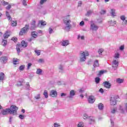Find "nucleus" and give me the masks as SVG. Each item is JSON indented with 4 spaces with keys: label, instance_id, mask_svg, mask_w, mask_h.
Returning a JSON list of instances; mask_svg holds the SVG:
<instances>
[{
    "label": "nucleus",
    "instance_id": "obj_1",
    "mask_svg": "<svg viewBox=\"0 0 127 127\" xmlns=\"http://www.w3.org/2000/svg\"><path fill=\"white\" fill-rule=\"evenodd\" d=\"M64 29L69 31L72 27L71 25V19H70V15H67L64 18Z\"/></svg>",
    "mask_w": 127,
    "mask_h": 127
},
{
    "label": "nucleus",
    "instance_id": "obj_2",
    "mask_svg": "<svg viewBox=\"0 0 127 127\" xmlns=\"http://www.w3.org/2000/svg\"><path fill=\"white\" fill-rule=\"evenodd\" d=\"M89 56V52L87 51H81L79 53L80 62H85L86 61V57Z\"/></svg>",
    "mask_w": 127,
    "mask_h": 127
},
{
    "label": "nucleus",
    "instance_id": "obj_3",
    "mask_svg": "<svg viewBox=\"0 0 127 127\" xmlns=\"http://www.w3.org/2000/svg\"><path fill=\"white\" fill-rule=\"evenodd\" d=\"M22 47H23V48L27 47V43L25 42L24 41H22L21 44H17L16 51L18 53H19V52L22 50Z\"/></svg>",
    "mask_w": 127,
    "mask_h": 127
},
{
    "label": "nucleus",
    "instance_id": "obj_4",
    "mask_svg": "<svg viewBox=\"0 0 127 127\" xmlns=\"http://www.w3.org/2000/svg\"><path fill=\"white\" fill-rule=\"evenodd\" d=\"M17 110H18V108L17 107L14 105H12L9 109V114H10V115H13V116H16Z\"/></svg>",
    "mask_w": 127,
    "mask_h": 127
},
{
    "label": "nucleus",
    "instance_id": "obj_5",
    "mask_svg": "<svg viewBox=\"0 0 127 127\" xmlns=\"http://www.w3.org/2000/svg\"><path fill=\"white\" fill-rule=\"evenodd\" d=\"M119 96H113L111 98L110 104L111 106H115L117 105V102H118V99H119Z\"/></svg>",
    "mask_w": 127,
    "mask_h": 127
},
{
    "label": "nucleus",
    "instance_id": "obj_6",
    "mask_svg": "<svg viewBox=\"0 0 127 127\" xmlns=\"http://www.w3.org/2000/svg\"><path fill=\"white\" fill-rule=\"evenodd\" d=\"M28 29H29V26L28 25H25V27L22 28L21 30L19 32L20 35H24L26 33H27V31H28Z\"/></svg>",
    "mask_w": 127,
    "mask_h": 127
},
{
    "label": "nucleus",
    "instance_id": "obj_7",
    "mask_svg": "<svg viewBox=\"0 0 127 127\" xmlns=\"http://www.w3.org/2000/svg\"><path fill=\"white\" fill-rule=\"evenodd\" d=\"M119 66V61L118 60H114L112 63V67L114 70H117Z\"/></svg>",
    "mask_w": 127,
    "mask_h": 127
},
{
    "label": "nucleus",
    "instance_id": "obj_8",
    "mask_svg": "<svg viewBox=\"0 0 127 127\" xmlns=\"http://www.w3.org/2000/svg\"><path fill=\"white\" fill-rule=\"evenodd\" d=\"M96 121V119L94 117H89L88 118V124L89 125H94L95 124V122Z\"/></svg>",
    "mask_w": 127,
    "mask_h": 127
},
{
    "label": "nucleus",
    "instance_id": "obj_9",
    "mask_svg": "<svg viewBox=\"0 0 127 127\" xmlns=\"http://www.w3.org/2000/svg\"><path fill=\"white\" fill-rule=\"evenodd\" d=\"M50 96L53 98H56L57 97V91L55 90H52L50 92Z\"/></svg>",
    "mask_w": 127,
    "mask_h": 127
},
{
    "label": "nucleus",
    "instance_id": "obj_10",
    "mask_svg": "<svg viewBox=\"0 0 127 127\" xmlns=\"http://www.w3.org/2000/svg\"><path fill=\"white\" fill-rule=\"evenodd\" d=\"M98 29L99 27H98V26H97V25L95 24L94 23L91 24L90 25V29H91V30L96 31L98 30Z\"/></svg>",
    "mask_w": 127,
    "mask_h": 127
},
{
    "label": "nucleus",
    "instance_id": "obj_11",
    "mask_svg": "<svg viewBox=\"0 0 127 127\" xmlns=\"http://www.w3.org/2000/svg\"><path fill=\"white\" fill-rule=\"evenodd\" d=\"M103 84L105 88L107 89H110L111 87H112V84L109 81H105L103 82Z\"/></svg>",
    "mask_w": 127,
    "mask_h": 127
},
{
    "label": "nucleus",
    "instance_id": "obj_12",
    "mask_svg": "<svg viewBox=\"0 0 127 127\" xmlns=\"http://www.w3.org/2000/svg\"><path fill=\"white\" fill-rule=\"evenodd\" d=\"M1 114H2V115H8V114H9V108H7L5 109H3L1 111Z\"/></svg>",
    "mask_w": 127,
    "mask_h": 127
},
{
    "label": "nucleus",
    "instance_id": "obj_13",
    "mask_svg": "<svg viewBox=\"0 0 127 127\" xmlns=\"http://www.w3.org/2000/svg\"><path fill=\"white\" fill-rule=\"evenodd\" d=\"M88 103L89 104H94L95 103V97L93 96H90L88 98Z\"/></svg>",
    "mask_w": 127,
    "mask_h": 127
},
{
    "label": "nucleus",
    "instance_id": "obj_14",
    "mask_svg": "<svg viewBox=\"0 0 127 127\" xmlns=\"http://www.w3.org/2000/svg\"><path fill=\"white\" fill-rule=\"evenodd\" d=\"M0 61L1 63H6V61H7V57L4 56L0 58Z\"/></svg>",
    "mask_w": 127,
    "mask_h": 127
},
{
    "label": "nucleus",
    "instance_id": "obj_15",
    "mask_svg": "<svg viewBox=\"0 0 127 127\" xmlns=\"http://www.w3.org/2000/svg\"><path fill=\"white\" fill-rule=\"evenodd\" d=\"M75 94V92L74 90H71L70 91L69 93V96L67 97V98H69V99H72L73 97H74V95Z\"/></svg>",
    "mask_w": 127,
    "mask_h": 127
},
{
    "label": "nucleus",
    "instance_id": "obj_16",
    "mask_svg": "<svg viewBox=\"0 0 127 127\" xmlns=\"http://www.w3.org/2000/svg\"><path fill=\"white\" fill-rule=\"evenodd\" d=\"M10 36V32L6 31L3 35V37L4 39H6V38H8V37H9Z\"/></svg>",
    "mask_w": 127,
    "mask_h": 127
},
{
    "label": "nucleus",
    "instance_id": "obj_17",
    "mask_svg": "<svg viewBox=\"0 0 127 127\" xmlns=\"http://www.w3.org/2000/svg\"><path fill=\"white\" fill-rule=\"evenodd\" d=\"M62 46H67V45H69V41L67 40H63L62 42Z\"/></svg>",
    "mask_w": 127,
    "mask_h": 127
},
{
    "label": "nucleus",
    "instance_id": "obj_18",
    "mask_svg": "<svg viewBox=\"0 0 127 127\" xmlns=\"http://www.w3.org/2000/svg\"><path fill=\"white\" fill-rule=\"evenodd\" d=\"M110 14H111V15L112 16H116V9L113 8L111 9V12H110Z\"/></svg>",
    "mask_w": 127,
    "mask_h": 127
},
{
    "label": "nucleus",
    "instance_id": "obj_19",
    "mask_svg": "<svg viewBox=\"0 0 127 127\" xmlns=\"http://www.w3.org/2000/svg\"><path fill=\"white\" fill-rule=\"evenodd\" d=\"M108 23L110 25H112V26L117 24V21H116L109 20L108 21Z\"/></svg>",
    "mask_w": 127,
    "mask_h": 127
},
{
    "label": "nucleus",
    "instance_id": "obj_20",
    "mask_svg": "<svg viewBox=\"0 0 127 127\" xmlns=\"http://www.w3.org/2000/svg\"><path fill=\"white\" fill-rule=\"evenodd\" d=\"M6 16H7L8 20H11V17L10 16V14H9V12H8V11L7 10L6 11Z\"/></svg>",
    "mask_w": 127,
    "mask_h": 127
},
{
    "label": "nucleus",
    "instance_id": "obj_21",
    "mask_svg": "<svg viewBox=\"0 0 127 127\" xmlns=\"http://www.w3.org/2000/svg\"><path fill=\"white\" fill-rule=\"evenodd\" d=\"M31 35L33 38H36L37 37V32L35 31L32 32Z\"/></svg>",
    "mask_w": 127,
    "mask_h": 127
},
{
    "label": "nucleus",
    "instance_id": "obj_22",
    "mask_svg": "<svg viewBox=\"0 0 127 127\" xmlns=\"http://www.w3.org/2000/svg\"><path fill=\"white\" fill-rule=\"evenodd\" d=\"M119 111H120V112L122 113V114H125V112L126 111V109H124V108L122 106H120Z\"/></svg>",
    "mask_w": 127,
    "mask_h": 127
},
{
    "label": "nucleus",
    "instance_id": "obj_23",
    "mask_svg": "<svg viewBox=\"0 0 127 127\" xmlns=\"http://www.w3.org/2000/svg\"><path fill=\"white\" fill-rule=\"evenodd\" d=\"M35 21H33V22L31 23V29H34L36 27V25H35Z\"/></svg>",
    "mask_w": 127,
    "mask_h": 127
},
{
    "label": "nucleus",
    "instance_id": "obj_24",
    "mask_svg": "<svg viewBox=\"0 0 127 127\" xmlns=\"http://www.w3.org/2000/svg\"><path fill=\"white\" fill-rule=\"evenodd\" d=\"M99 110H103L104 109V104L103 103H99L98 105Z\"/></svg>",
    "mask_w": 127,
    "mask_h": 127
},
{
    "label": "nucleus",
    "instance_id": "obj_25",
    "mask_svg": "<svg viewBox=\"0 0 127 127\" xmlns=\"http://www.w3.org/2000/svg\"><path fill=\"white\" fill-rule=\"evenodd\" d=\"M4 74L3 72H0V80H4Z\"/></svg>",
    "mask_w": 127,
    "mask_h": 127
},
{
    "label": "nucleus",
    "instance_id": "obj_26",
    "mask_svg": "<svg viewBox=\"0 0 127 127\" xmlns=\"http://www.w3.org/2000/svg\"><path fill=\"white\" fill-rule=\"evenodd\" d=\"M94 67H99V61L98 60H96L94 62L93 64Z\"/></svg>",
    "mask_w": 127,
    "mask_h": 127
},
{
    "label": "nucleus",
    "instance_id": "obj_27",
    "mask_svg": "<svg viewBox=\"0 0 127 127\" xmlns=\"http://www.w3.org/2000/svg\"><path fill=\"white\" fill-rule=\"evenodd\" d=\"M117 111H118V108L117 107H115L111 109V114H115V113Z\"/></svg>",
    "mask_w": 127,
    "mask_h": 127
},
{
    "label": "nucleus",
    "instance_id": "obj_28",
    "mask_svg": "<svg viewBox=\"0 0 127 127\" xmlns=\"http://www.w3.org/2000/svg\"><path fill=\"white\" fill-rule=\"evenodd\" d=\"M34 98L36 100H40V99H41V95H40V94H38L36 96H35Z\"/></svg>",
    "mask_w": 127,
    "mask_h": 127
},
{
    "label": "nucleus",
    "instance_id": "obj_29",
    "mask_svg": "<svg viewBox=\"0 0 127 127\" xmlns=\"http://www.w3.org/2000/svg\"><path fill=\"white\" fill-rule=\"evenodd\" d=\"M36 73L37 74H38V75H41V74H42V69L40 68H38L37 69Z\"/></svg>",
    "mask_w": 127,
    "mask_h": 127
},
{
    "label": "nucleus",
    "instance_id": "obj_30",
    "mask_svg": "<svg viewBox=\"0 0 127 127\" xmlns=\"http://www.w3.org/2000/svg\"><path fill=\"white\" fill-rule=\"evenodd\" d=\"M77 39H81V40H85V36L78 35L77 36Z\"/></svg>",
    "mask_w": 127,
    "mask_h": 127
},
{
    "label": "nucleus",
    "instance_id": "obj_31",
    "mask_svg": "<svg viewBox=\"0 0 127 127\" xmlns=\"http://www.w3.org/2000/svg\"><path fill=\"white\" fill-rule=\"evenodd\" d=\"M43 95L46 99L48 98V92L47 90H45L43 93Z\"/></svg>",
    "mask_w": 127,
    "mask_h": 127
},
{
    "label": "nucleus",
    "instance_id": "obj_32",
    "mask_svg": "<svg viewBox=\"0 0 127 127\" xmlns=\"http://www.w3.org/2000/svg\"><path fill=\"white\" fill-rule=\"evenodd\" d=\"M11 25L12 26H16V25H17V23L16 22V21H12Z\"/></svg>",
    "mask_w": 127,
    "mask_h": 127
},
{
    "label": "nucleus",
    "instance_id": "obj_33",
    "mask_svg": "<svg viewBox=\"0 0 127 127\" xmlns=\"http://www.w3.org/2000/svg\"><path fill=\"white\" fill-rule=\"evenodd\" d=\"M95 81L96 84H99L101 81V78H100V77H96L95 78Z\"/></svg>",
    "mask_w": 127,
    "mask_h": 127
},
{
    "label": "nucleus",
    "instance_id": "obj_34",
    "mask_svg": "<svg viewBox=\"0 0 127 127\" xmlns=\"http://www.w3.org/2000/svg\"><path fill=\"white\" fill-rule=\"evenodd\" d=\"M117 82L119 84H121V83H124V79H122L121 78H118L117 79Z\"/></svg>",
    "mask_w": 127,
    "mask_h": 127
},
{
    "label": "nucleus",
    "instance_id": "obj_35",
    "mask_svg": "<svg viewBox=\"0 0 127 127\" xmlns=\"http://www.w3.org/2000/svg\"><path fill=\"white\" fill-rule=\"evenodd\" d=\"M7 44V41L6 40H2V45L3 46H5Z\"/></svg>",
    "mask_w": 127,
    "mask_h": 127
},
{
    "label": "nucleus",
    "instance_id": "obj_36",
    "mask_svg": "<svg viewBox=\"0 0 127 127\" xmlns=\"http://www.w3.org/2000/svg\"><path fill=\"white\" fill-rule=\"evenodd\" d=\"M23 83V82H22V81H19L16 84V86H17V87H20L21 86H22V84Z\"/></svg>",
    "mask_w": 127,
    "mask_h": 127
},
{
    "label": "nucleus",
    "instance_id": "obj_37",
    "mask_svg": "<svg viewBox=\"0 0 127 127\" xmlns=\"http://www.w3.org/2000/svg\"><path fill=\"white\" fill-rule=\"evenodd\" d=\"M114 58L115 59H119L120 58V54L119 53H116L114 55Z\"/></svg>",
    "mask_w": 127,
    "mask_h": 127
},
{
    "label": "nucleus",
    "instance_id": "obj_38",
    "mask_svg": "<svg viewBox=\"0 0 127 127\" xmlns=\"http://www.w3.org/2000/svg\"><path fill=\"white\" fill-rule=\"evenodd\" d=\"M77 127H84V123L83 122H79L77 125Z\"/></svg>",
    "mask_w": 127,
    "mask_h": 127
},
{
    "label": "nucleus",
    "instance_id": "obj_39",
    "mask_svg": "<svg viewBox=\"0 0 127 127\" xmlns=\"http://www.w3.org/2000/svg\"><path fill=\"white\" fill-rule=\"evenodd\" d=\"M98 52L99 55H102V54L103 53V52H104V49H100L98 50Z\"/></svg>",
    "mask_w": 127,
    "mask_h": 127
},
{
    "label": "nucleus",
    "instance_id": "obj_40",
    "mask_svg": "<svg viewBox=\"0 0 127 127\" xmlns=\"http://www.w3.org/2000/svg\"><path fill=\"white\" fill-rule=\"evenodd\" d=\"M93 13V10H89L87 11V13L86 14V15H91Z\"/></svg>",
    "mask_w": 127,
    "mask_h": 127
},
{
    "label": "nucleus",
    "instance_id": "obj_41",
    "mask_svg": "<svg viewBox=\"0 0 127 127\" xmlns=\"http://www.w3.org/2000/svg\"><path fill=\"white\" fill-rule=\"evenodd\" d=\"M59 69L60 70L59 72H60L61 73H62L63 72V66L60 65V66L59 67Z\"/></svg>",
    "mask_w": 127,
    "mask_h": 127
},
{
    "label": "nucleus",
    "instance_id": "obj_42",
    "mask_svg": "<svg viewBox=\"0 0 127 127\" xmlns=\"http://www.w3.org/2000/svg\"><path fill=\"white\" fill-rule=\"evenodd\" d=\"M1 2L3 5H7V4H8V2L4 0H2Z\"/></svg>",
    "mask_w": 127,
    "mask_h": 127
},
{
    "label": "nucleus",
    "instance_id": "obj_43",
    "mask_svg": "<svg viewBox=\"0 0 127 127\" xmlns=\"http://www.w3.org/2000/svg\"><path fill=\"white\" fill-rule=\"evenodd\" d=\"M24 68H25V65H22L19 67V70H20V71H23Z\"/></svg>",
    "mask_w": 127,
    "mask_h": 127
},
{
    "label": "nucleus",
    "instance_id": "obj_44",
    "mask_svg": "<svg viewBox=\"0 0 127 127\" xmlns=\"http://www.w3.org/2000/svg\"><path fill=\"white\" fill-rule=\"evenodd\" d=\"M39 23H40L41 25H46V23L44 21H40Z\"/></svg>",
    "mask_w": 127,
    "mask_h": 127
},
{
    "label": "nucleus",
    "instance_id": "obj_45",
    "mask_svg": "<svg viewBox=\"0 0 127 127\" xmlns=\"http://www.w3.org/2000/svg\"><path fill=\"white\" fill-rule=\"evenodd\" d=\"M32 66V64L31 63H28L27 64V70H29V69H30V67H31Z\"/></svg>",
    "mask_w": 127,
    "mask_h": 127
},
{
    "label": "nucleus",
    "instance_id": "obj_46",
    "mask_svg": "<svg viewBox=\"0 0 127 127\" xmlns=\"http://www.w3.org/2000/svg\"><path fill=\"white\" fill-rule=\"evenodd\" d=\"M22 4L24 6H26V5H27V2L25 0H23Z\"/></svg>",
    "mask_w": 127,
    "mask_h": 127
},
{
    "label": "nucleus",
    "instance_id": "obj_47",
    "mask_svg": "<svg viewBox=\"0 0 127 127\" xmlns=\"http://www.w3.org/2000/svg\"><path fill=\"white\" fill-rule=\"evenodd\" d=\"M38 63H44V60L40 59L38 60Z\"/></svg>",
    "mask_w": 127,
    "mask_h": 127
},
{
    "label": "nucleus",
    "instance_id": "obj_48",
    "mask_svg": "<svg viewBox=\"0 0 127 127\" xmlns=\"http://www.w3.org/2000/svg\"><path fill=\"white\" fill-rule=\"evenodd\" d=\"M11 8V5L10 4H8V5L6 7V9L7 10H9Z\"/></svg>",
    "mask_w": 127,
    "mask_h": 127
},
{
    "label": "nucleus",
    "instance_id": "obj_49",
    "mask_svg": "<svg viewBox=\"0 0 127 127\" xmlns=\"http://www.w3.org/2000/svg\"><path fill=\"white\" fill-rule=\"evenodd\" d=\"M19 118L20 119V120H24V118H25V116L23 115H20L19 116Z\"/></svg>",
    "mask_w": 127,
    "mask_h": 127
},
{
    "label": "nucleus",
    "instance_id": "obj_50",
    "mask_svg": "<svg viewBox=\"0 0 127 127\" xmlns=\"http://www.w3.org/2000/svg\"><path fill=\"white\" fill-rule=\"evenodd\" d=\"M17 59H13V63L14 64V65H16V64H17V63H16V62H18V61H17Z\"/></svg>",
    "mask_w": 127,
    "mask_h": 127
},
{
    "label": "nucleus",
    "instance_id": "obj_51",
    "mask_svg": "<svg viewBox=\"0 0 127 127\" xmlns=\"http://www.w3.org/2000/svg\"><path fill=\"white\" fill-rule=\"evenodd\" d=\"M126 24H127V20L125 19L124 21H123L122 25H126Z\"/></svg>",
    "mask_w": 127,
    "mask_h": 127
},
{
    "label": "nucleus",
    "instance_id": "obj_52",
    "mask_svg": "<svg viewBox=\"0 0 127 127\" xmlns=\"http://www.w3.org/2000/svg\"><path fill=\"white\" fill-rule=\"evenodd\" d=\"M49 32L50 34H51L52 33H53V29L51 28V27H50L49 29Z\"/></svg>",
    "mask_w": 127,
    "mask_h": 127
},
{
    "label": "nucleus",
    "instance_id": "obj_53",
    "mask_svg": "<svg viewBox=\"0 0 127 127\" xmlns=\"http://www.w3.org/2000/svg\"><path fill=\"white\" fill-rule=\"evenodd\" d=\"M78 91L80 94H82V93H84V92H85V90L83 88H81V89L78 90Z\"/></svg>",
    "mask_w": 127,
    "mask_h": 127
},
{
    "label": "nucleus",
    "instance_id": "obj_54",
    "mask_svg": "<svg viewBox=\"0 0 127 127\" xmlns=\"http://www.w3.org/2000/svg\"><path fill=\"white\" fill-rule=\"evenodd\" d=\"M35 52L38 56H39V55H40V51L35 50Z\"/></svg>",
    "mask_w": 127,
    "mask_h": 127
},
{
    "label": "nucleus",
    "instance_id": "obj_55",
    "mask_svg": "<svg viewBox=\"0 0 127 127\" xmlns=\"http://www.w3.org/2000/svg\"><path fill=\"white\" fill-rule=\"evenodd\" d=\"M84 25H85V22H84V21H81V22H80V23H79V25H80V26H84Z\"/></svg>",
    "mask_w": 127,
    "mask_h": 127
},
{
    "label": "nucleus",
    "instance_id": "obj_56",
    "mask_svg": "<svg viewBox=\"0 0 127 127\" xmlns=\"http://www.w3.org/2000/svg\"><path fill=\"white\" fill-rule=\"evenodd\" d=\"M54 127H60V124L56 123L54 124Z\"/></svg>",
    "mask_w": 127,
    "mask_h": 127
},
{
    "label": "nucleus",
    "instance_id": "obj_57",
    "mask_svg": "<svg viewBox=\"0 0 127 127\" xmlns=\"http://www.w3.org/2000/svg\"><path fill=\"white\" fill-rule=\"evenodd\" d=\"M104 73H105V71L104 70H101L99 71V76H101V75H103V74H104Z\"/></svg>",
    "mask_w": 127,
    "mask_h": 127
},
{
    "label": "nucleus",
    "instance_id": "obj_58",
    "mask_svg": "<svg viewBox=\"0 0 127 127\" xmlns=\"http://www.w3.org/2000/svg\"><path fill=\"white\" fill-rule=\"evenodd\" d=\"M30 87V85H29V82H27L26 84V89H29Z\"/></svg>",
    "mask_w": 127,
    "mask_h": 127
},
{
    "label": "nucleus",
    "instance_id": "obj_59",
    "mask_svg": "<svg viewBox=\"0 0 127 127\" xmlns=\"http://www.w3.org/2000/svg\"><path fill=\"white\" fill-rule=\"evenodd\" d=\"M83 119L86 120V119H89V117L87 115V114L83 115Z\"/></svg>",
    "mask_w": 127,
    "mask_h": 127
},
{
    "label": "nucleus",
    "instance_id": "obj_60",
    "mask_svg": "<svg viewBox=\"0 0 127 127\" xmlns=\"http://www.w3.org/2000/svg\"><path fill=\"white\" fill-rule=\"evenodd\" d=\"M66 96H67V94H66L65 93H62L61 94V97H66Z\"/></svg>",
    "mask_w": 127,
    "mask_h": 127
},
{
    "label": "nucleus",
    "instance_id": "obj_61",
    "mask_svg": "<svg viewBox=\"0 0 127 127\" xmlns=\"http://www.w3.org/2000/svg\"><path fill=\"white\" fill-rule=\"evenodd\" d=\"M120 18H121V20H123V21L124 20H126V16H124V15L121 16Z\"/></svg>",
    "mask_w": 127,
    "mask_h": 127
},
{
    "label": "nucleus",
    "instance_id": "obj_62",
    "mask_svg": "<svg viewBox=\"0 0 127 127\" xmlns=\"http://www.w3.org/2000/svg\"><path fill=\"white\" fill-rule=\"evenodd\" d=\"M47 0H41L40 4H43V3H44V2H46Z\"/></svg>",
    "mask_w": 127,
    "mask_h": 127
},
{
    "label": "nucleus",
    "instance_id": "obj_63",
    "mask_svg": "<svg viewBox=\"0 0 127 127\" xmlns=\"http://www.w3.org/2000/svg\"><path fill=\"white\" fill-rule=\"evenodd\" d=\"M101 14H105L106 13V10H102L100 12Z\"/></svg>",
    "mask_w": 127,
    "mask_h": 127
},
{
    "label": "nucleus",
    "instance_id": "obj_64",
    "mask_svg": "<svg viewBox=\"0 0 127 127\" xmlns=\"http://www.w3.org/2000/svg\"><path fill=\"white\" fill-rule=\"evenodd\" d=\"M120 49L121 50H124V49H125V46L124 45H122L120 47Z\"/></svg>",
    "mask_w": 127,
    "mask_h": 127
}]
</instances>
